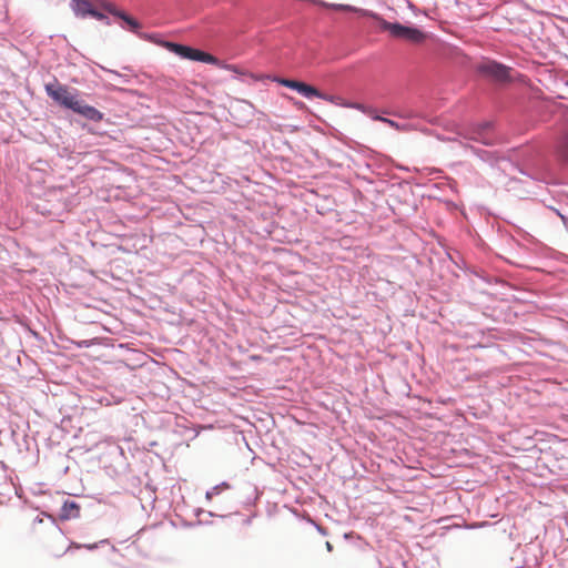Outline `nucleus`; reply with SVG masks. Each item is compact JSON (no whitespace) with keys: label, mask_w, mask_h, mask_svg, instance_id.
Returning a JSON list of instances; mask_svg holds the SVG:
<instances>
[{"label":"nucleus","mask_w":568,"mask_h":568,"mask_svg":"<svg viewBox=\"0 0 568 568\" xmlns=\"http://www.w3.org/2000/svg\"><path fill=\"white\" fill-rule=\"evenodd\" d=\"M295 91H297L300 94H302L306 98L315 97V98H320V99H323L326 101H333L332 97H328V95L322 93L321 91H318L315 87L310 85L304 82H301V81L297 83Z\"/></svg>","instance_id":"423d86ee"},{"label":"nucleus","mask_w":568,"mask_h":568,"mask_svg":"<svg viewBox=\"0 0 568 568\" xmlns=\"http://www.w3.org/2000/svg\"><path fill=\"white\" fill-rule=\"evenodd\" d=\"M295 91H297L300 94H302L306 98L315 97V98H320V99H323L326 101H333L332 97H328V95L322 93L321 91H318L315 87L310 85L304 82H301V81L297 83Z\"/></svg>","instance_id":"0eeeda50"},{"label":"nucleus","mask_w":568,"mask_h":568,"mask_svg":"<svg viewBox=\"0 0 568 568\" xmlns=\"http://www.w3.org/2000/svg\"><path fill=\"white\" fill-rule=\"evenodd\" d=\"M47 93L50 98H52L55 102L63 105L67 109H73L74 105H77V102L79 101L78 97L73 93H71L68 88L63 85L52 87L47 85L45 87Z\"/></svg>","instance_id":"20e7f679"},{"label":"nucleus","mask_w":568,"mask_h":568,"mask_svg":"<svg viewBox=\"0 0 568 568\" xmlns=\"http://www.w3.org/2000/svg\"><path fill=\"white\" fill-rule=\"evenodd\" d=\"M73 1V10L77 16L85 17L89 16L92 10V4L89 0H72Z\"/></svg>","instance_id":"1a4fd4ad"},{"label":"nucleus","mask_w":568,"mask_h":568,"mask_svg":"<svg viewBox=\"0 0 568 568\" xmlns=\"http://www.w3.org/2000/svg\"><path fill=\"white\" fill-rule=\"evenodd\" d=\"M326 548L328 551H331L333 549V546L329 541L326 542Z\"/></svg>","instance_id":"a211bd4d"},{"label":"nucleus","mask_w":568,"mask_h":568,"mask_svg":"<svg viewBox=\"0 0 568 568\" xmlns=\"http://www.w3.org/2000/svg\"><path fill=\"white\" fill-rule=\"evenodd\" d=\"M166 47L170 49V51L174 52L183 59L220 65V61L216 57L204 51L173 42H168Z\"/></svg>","instance_id":"f03ea898"},{"label":"nucleus","mask_w":568,"mask_h":568,"mask_svg":"<svg viewBox=\"0 0 568 568\" xmlns=\"http://www.w3.org/2000/svg\"><path fill=\"white\" fill-rule=\"evenodd\" d=\"M73 112L84 116L88 120L100 122L103 120V113L100 112L92 105L87 104L83 100L77 102V105L72 109Z\"/></svg>","instance_id":"39448f33"},{"label":"nucleus","mask_w":568,"mask_h":568,"mask_svg":"<svg viewBox=\"0 0 568 568\" xmlns=\"http://www.w3.org/2000/svg\"><path fill=\"white\" fill-rule=\"evenodd\" d=\"M89 16L98 19V20H103L105 18V16L99 11H97L94 8H92V10L90 11Z\"/></svg>","instance_id":"2eb2a0df"},{"label":"nucleus","mask_w":568,"mask_h":568,"mask_svg":"<svg viewBox=\"0 0 568 568\" xmlns=\"http://www.w3.org/2000/svg\"><path fill=\"white\" fill-rule=\"evenodd\" d=\"M109 12L113 13L114 16H118L122 20L126 22L131 31H135L140 28V23L134 20L133 18L126 16L124 12L116 11L115 9L109 8Z\"/></svg>","instance_id":"9b49d317"},{"label":"nucleus","mask_w":568,"mask_h":568,"mask_svg":"<svg viewBox=\"0 0 568 568\" xmlns=\"http://www.w3.org/2000/svg\"><path fill=\"white\" fill-rule=\"evenodd\" d=\"M82 547H84V548H87V549H94V548L97 547V544H85V545H81V544H78V542L72 541V542L68 546L67 550H69V549H71V548L80 549V548H82Z\"/></svg>","instance_id":"4468645a"},{"label":"nucleus","mask_w":568,"mask_h":568,"mask_svg":"<svg viewBox=\"0 0 568 568\" xmlns=\"http://www.w3.org/2000/svg\"><path fill=\"white\" fill-rule=\"evenodd\" d=\"M477 71L494 81L504 82L509 79L510 69L496 61L486 60L477 65Z\"/></svg>","instance_id":"7ed1b4c3"},{"label":"nucleus","mask_w":568,"mask_h":568,"mask_svg":"<svg viewBox=\"0 0 568 568\" xmlns=\"http://www.w3.org/2000/svg\"><path fill=\"white\" fill-rule=\"evenodd\" d=\"M277 82L282 84L283 87L290 88L295 90L296 85L300 81L296 80H290V79H278Z\"/></svg>","instance_id":"ddd939ff"},{"label":"nucleus","mask_w":568,"mask_h":568,"mask_svg":"<svg viewBox=\"0 0 568 568\" xmlns=\"http://www.w3.org/2000/svg\"><path fill=\"white\" fill-rule=\"evenodd\" d=\"M225 68L231 71H237L235 65H225Z\"/></svg>","instance_id":"f3484780"},{"label":"nucleus","mask_w":568,"mask_h":568,"mask_svg":"<svg viewBox=\"0 0 568 568\" xmlns=\"http://www.w3.org/2000/svg\"><path fill=\"white\" fill-rule=\"evenodd\" d=\"M557 153L564 161H568V133L559 140Z\"/></svg>","instance_id":"f8f14e48"},{"label":"nucleus","mask_w":568,"mask_h":568,"mask_svg":"<svg viewBox=\"0 0 568 568\" xmlns=\"http://www.w3.org/2000/svg\"><path fill=\"white\" fill-rule=\"evenodd\" d=\"M80 505L77 504L75 501L65 500L61 507L59 517L61 520L78 518L80 516Z\"/></svg>","instance_id":"6e6552de"},{"label":"nucleus","mask_w":568,"mask_h":568,"mask_svg":"<svg viewBox=\"0 0 568 568\" xmlns=\"http://www.w3.org/2000/svg\"><path fill=\"white\" fill-rule=\"evenodd\" d=\"M488 129H490V124L484 123L483 125H480V128L476 132H474V134L471 135V139L480 141L484 144H490L491 139L486 133V131Z\"/></svg>","instance_id":"9d476101"},{"label":"nucleus","mask_w":568,"mask_h":568,"mask_svg":"<svg viewBox=\"0 0 568 568\" xmlns=\"http://www.w3.org/2000/svg\"><path fill=\"white\" fill-rule=\"evenodd\" d=\"M318 6L323 7V8L334 9V10L356 12L363 17L373 18L377 21L381 30L387 31L389 33V36L395 39H402V40H405L407 42L415 43V44L422 43L426 39V36L419 29L406 27L400 23L388 22L385 19H383L382 17H379L378 14H376L372 11H368V10L359 9V8L349 6V4L328 3L325 1H324V4H318Z\"/></svg>","instance_id":"f257e3e1"},{"label":"nucleus","mask_w":568,"mask_h":568,"mask_svg":"<svg viewBox=\"0 0 568 568\" xmlns=\"http://www.w3.org/2000/svg\"><path fill=\"white\" fill-rule=\"evenodd\" d=\"M376 120L385 122L388 125L398 129V124L396 122H394L393 120H389V119H386V118H383V116H377Z\"/></svg>","instance_id":"dca6fc26"}]
</instances>
